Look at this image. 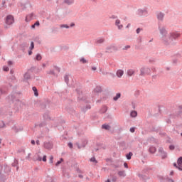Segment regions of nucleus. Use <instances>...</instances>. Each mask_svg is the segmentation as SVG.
<instances>
[{
    "mask_svg": "<svg viewBox=\"0 0 182 182\" xmlns=\"http://www.w3.org/2000/svg\"><path fill=\"white\" fill-rule=\"evenodd\" d=\"M128 49H130V46H125L123 50H127Z\"/></svg>",
    "mask_w": 182,
    "mask_h": 182,
    "instance_id": "54",
    "label": "nucleus"
},
{
    "mask_svg": "<svg viewBox=\"0 0 182 182\" xmlns=\"http://www.w3.org/2000/svg\"><path fill=\"white\" fill-rule=\"evenodd\" d=\"M118 176H119V177H126V171H118Z\"/></svg>",
    "mask_w": 182,
    "mask_h": 182,
    "instance_id": "24",
    "label": "nucleus"
},
{
    "mask_svg": "<svg viewBox=\"0 0 182 182\" xmlns=\"http://www.w3.org/2000/svg\"><path fill=\"white\" fill-rule=\"evenodd\" d=\"M121 22L122 21L119 18H117V20L115 21V26H117V28L119 30L123 29V24H120Z\"/></svg>",
    "mask_w": 182,
    "mask_h": 182,
    "instance_id": "14",
    "label": "nucleus"
},
{
    "mask_svg": "<svg viewBox=\"0 0 182 182\" xmlns=\"http://www.w3.org/2000/svg\"><path fill=\"white\" fill-rule=\"evenodd\" d=\"M105 42V38H97L96 40V45H102V43H103Z\"/></svg>",
    "mask_w": 182,
    "mask_h": 182,
    "instance_id": "20",
    "label": "nucleus"
},
{
    "mask_svg": "<svg viewBox=\"0 0 182 182\" xmlns=\"http://www.w3.org/2000/svg\"><path fill=\"white\" fill-rule=\"evenodd\" d=\"M49 164H53V156H50Z\"/></svg>",
    "mask_w": 182,
    "mask_h": 182,
    "instance_id": "45",
    "label": "nucleus"
},
{
    "mask_svg": "<svg viewBox=\"0 0 182 182\" xmlns=\"http://www.w3.org/2000/svg\"><path fill=\"white\" fill-rule=\"evenodd\" d=\"M54 68H55V70H56V72H58V73L60 72V68L59 67L54 66Z\"/></svg>",
    "mask_w": 182,
    "mask_h": 182,
    "instance_id": "51",
    "label": "nucleus"
},
{
    "mask_svg": "<svg viewBox=\"0 0 182 182\" xmlns=\"http://www.w3.org/2000/svg\"><path fill=\"white\" fill-rule=\"evenodd\" d=\"M6 3V1H3L2 4H1L2 6H5V8H6V5H5Z\"/></svg>",
    "mask_w": 182,
    "mask_h": 182,
    "instance_id": "62",
    "label": "nucleus"
},
{
    "mask_svg": "<svg viewBox=\"0 0 182 182\" xmlns=\"http://www.w3.org/2000/svg\"><path fill=\"white\" fill-rule=\"evenodd\" d=\"M43 161H46V155H44L42 159Z\"/></svg>",
    "mask_w": 182,
    "mask_h": 182,
    "instance_id": "63",
    "label": "nucleus"
},
{
    "mask_svg": "<svg viewBox=\"0 0 182 182\" xmlns=\"http://www.w3.org/2000/svg\"><path fill=\"white\" fill-rule=\"evenodd\" d=\"M3 70H4V72H8L9 71V68L6 67V66H4L3 68Z\"/></svg>",
    "mask_w": 182,
    "mask_h": 182,
    "instance_id": "50",
    "label": "nucleus"
},
{
    "mask_svg": "<svg viewBox=\"0 0 182 182\" xmlns=\"http://www.w3.org/2000/svg\"><path fill=\"white\" fill-rule=\"evenodd\" d=\"M158 178H159V180H160V181H163L164 180H166V181H167V182H174V180L168 178V176L166 178H164L163 176H158Z\"/></svg>",
    "mask_w": 182,
    "mask_h": 182,
    "instance_id": "16",
    "label": "nucleus"
},
{
    "mask_svg": "<svg viewBox=\"0 0 182 182\" xmlns=\"http://www.w3.org/2000/svg\"><path fill=\"white\" fill-rule=\"evenodd\" d=\"M75 2V0H64V4H67V5H72Z\"/></svg>",
    "mask_w": 182,
    "mask_h": 182,
    "instance_id": "33",
    "label": "nucleus"
},
{
    "mask_svg": "<svg viewBox=\"0 0 182 182\" xmlns=\"http://www.w3.org/2000/svg\"><path fill=\"white\" fill-rule=\"evenodd\" d=\"M136 129L134 127H132L130 128L129 131L131 132V133H134Z\"/></svg>",
    "mask_w": 182,
    "mask_h": 182,
    "instance_id": "56",
    "label": "nucleus"
},
{
    "mask_svg": "<svg viewBox=\"0 0 182 182\" xmlns=\"http://www.w3.org/2000/svg\"><path fill=\"white\" fill-rule=\"evenodd\" d=\"M9 98L10 100H11V102H15V94L9 95Z\"/></svg>",
    "mask_w": 182,
    "mask_h": 182,
    "instance_id": "37",
    "label": "nucleus"
},
{
    "mask_svg": "<svg viewBox=\"0 0 182 182\" xmlns=\"http://www.w3.org/2000/svg\"><path fill=\"white\" fill-rule=\"evenodd\" d=\"M159 154H161V159H164L167 157V152L164 151L163 147H160L158 150Z\"/></svg>",
    "mask_w": 182,
    "mask_h": 182,
    "instance_id": "11",
    "label": "nucleus"
},
{
    "mask_svg": "<svg viewBox=\"0 0 182 182\" xmlns=\"http://www.w3.org/2000/svg\"><path fill=\"white\" fill-rule=\"evenodd\" d=\"M112 182H116V181H117V176H112Z\"/></svg>",
    "mask_w": 182,
    "mask_h": 182,
    "instance_id": "48",
    "label": "nucleus"
},
{
    "mask_svg": "<svg viewBox=\"0 0 182 182\" xmlns=\"http://www.w3.org/2000/svg\"><path fill=\"white\" fill-rule=\"evenodd\" d=\"M158 29L161 35L159 41H161V42L164 45H170L171 43V41L168 37V32L167 31L166 26L159 24Z\"/></svg>",
    "mask_w": 182,
    "mask_h": 182,
    "instance_id": "1",
    "label": "nucleus"
},
{
    "mask_svg": "<svg viewBox=\"0 0 182 182\" xmlns=\"http://www.w3.org/2000/svg\"><path fill=\"white\" fill-rule=\"evenodd\" d=\"M43 147L47 150H50L53 148V144L52 142L45 141L43 143Z\"/></svg>",
    "mask_w": 182,
    "mask_h": 182,
    "instance_id": "9",
    "label": "nucleus"
},
{
    "mask_svg": "<svg viewBox=\"0 0 182 182\" xmlns=\"http://www.w3.org/2000/svg\"><path fill=\"white\" fill-rule=\"evenodd\" d=\"M43 118L46 119H50V117H49V115H48V114H45L43 115Z\"/></svg>",
    "mask_w": 182,
    "mask_h": 182,
    "instance_id": "52",
    "label": "nucleus"
},
{
    "mask_svg": "<svg viewBox=\"0 0 182 182\" xmlns=\"http://www.w3.org/2000/svg\"><path fill=\"white\" fill-rule=\"evenodd\" d=\"M32 90L34 92V95L36 97L39 96V93L38 92V88H36V87H33Z\"/></svg>",
    "mask_w": 182,
    "mask_h": 182,
    "instance_id": "27",
    "label": "nucleus"
},
{
    "mask_svg": "<svg viewBox=\"0 0 182 182\" xmlns=\"http://www.w3.org/2000/svg\"><path fill=\"white\" fill-rule=\"evenodd\" d=\"M179 36H180V33H178V32L171 33L168 35V37L171 39V43L173 42V39H177V38H178Z\"/></svg>",
    "mask_w": 182,
    "mask_h": 182,
    "instance_id": "8",
    "label": "nucleus"
},
{
    "mask_svg": "<svg viewBox=\"0 0 182 182\" xmlns=\"http://www.w3.org/2000/svg\"><path fill=\"white\" fill-rule=\"evenodd\" d=\"M18 164H19V161L16 159H15L14 162L11 164V166L13 167H16V171H17L19 170V166H18Z\"/></svg>",
    "mask_w": 182,
    "mask_h": 182,
    "instance_id": "17",
    "label": "nucleus"
},
{
    "mask_svg": "<svg viewBox=\"0 0 182 182\" xmlns=\"http://www.w3.org/2000/svg\"><path fill=\"white\" fill-rule=\"evenodd\" d=\"M131 117H137V112L136 111H132L130 113Z\"/></svg>",
    "mask_w": 182,
    "mask_h": 182,
    "instance_id": "35",
    "label": "nucleus"
},
{
    "mask_svg": "<svg viewBox=\"0 0 182 182\" xmlns=\"http://www.w3.org/2000/svg\"><path fill=\"white\" fill-rule=\"evenodd\" d=\"M116 75L117 76V77H122V76H123V75H124V71H123V70H118L116 73Z\"/></svg>",
    "mask_w": 182,
    "mask_h": 182,
    "instance_id": "19",
    "label": "nucleus"
},
{
    "mask_svg": "<svg viewBox=\"0 0 182 182\" xmlns=\"http://www.w3.org/2000/svg\"><path fill=\"white\" fill-rule=\"evenodd\" d=\"M174 149H176V147L174 146V145H170V146H169V150H174Z\"/></svg>",
    "mask_w": 182,
    "mask_h": 182,
    "instance_id": "55",
    "label": "nucleus"
},
{
    "mask_svg": "<svg viewBox=\"0 0 182 182\" xmlns=\"http://www.w3.org/2000/svg\"><path fill=\"white\" fill-rule=\"evenodd\" d=\"M120 97H122V94H120V92L117 93L116 96L113 97V100L114 102H117V100H119V99H120Z\"/></svg>",
    "mask_w": 182,
    "mask_h": 182,
    "instance_id": "23",
    "label": "nucleus"
},
{
    "mask_svg": "<svg viewBox=\"0 0 182 182\" xmlns=\"http://www.w3.org/2000/svg\"><path fill=\"white\" fill-rule=\"evenodd\" d=\"M100 92H102V87H100V86H97L94 89V92H92V94L91 95L92 98L93 99L96 96V93H100Z\"/></svg>",
    "mask_w": 182,
    "mask_h": 182,
    "instance_id": "12",
    "label": "nucleus"
},
{
    "mask_svg": "<svg viewBox=\"0 0 182 182\" xmlns=\"http://www.w3.org/2000/svg\"><path fill=\"white\" fill-rule=\"evenodd\" d=\"M3 127H5V122L0 121V129H2Z\"/></svg>",
    "mask_w": 182,
    "mask_h": 182,
    "instance_id": "43",
    "label": "nucleus"
},
{
    "mask_svg": "<svg viewBox=\"0 0 182 182\" xmlns=\"http://www.w3.org/2000/svg\"><path fill=\"white\" fill-rule=\"evenodd\" d=\"M14 22V16L12 15H9L6 16L5 23L7 26L12 25Z\"/></svg>",
    "mask_w": 182,
    "mask_h": 182,
    "instance_id": "6",
    "label": "nucleus"
},
{
    "mask_svg": "<svg viewBox=\"0 0 182 182\" xmlns=\"http://www.w3.org/2000/svg\"><path fill=\"white\" fill-rule=\"evenodd\" d=\"M62 161H63V158H60V160L58 161L57 163L55 164V166H59V164H60Z\"/></svg>",
    "mask_w": 182,
    "mask_h": 182,
    "instance_id": "42",
    "label": "nucleus"
},
{
    "mask_svg": "<svg viewBox=\"0 0 182 182\" xmlns=\"http://www.w3.org/2000/svg\"><path fill=\"white\" fill-rule=\"evenodd\" d=\"M110 18L111 19H117V16L112 15Z\"/></svg>",
    "mask_w": 182,
    "mask_h": 182,
    "instance_id": "57",
    "label": "nucleus"
},
{
    "mask_svg": "<svg viewBox=\"0 0 182 182\" xmlns=\"http://www.w3.org/2000/svg\"><path fill=\"white\" fill-rule=\"evenodd\" d=\"M34 48H35V43H33V41H31L29 47L30 50H32Z\"/></svg>",
    "mask_w": 182,
    "mask_h": 182,
    "instance_id": "39",
    "label": "nucleus"
},
{
    "mask_svg": "<svg viewBox=\"0 0 182 182\" xmlns=\"http://www.w3.org/2000/svg\"><path fill=\"white\" fill-rule=\"evenodd\" d=\"M39 25H41L39 21H36V23L31 26V29H35V28H36V26H39Z\"/></svg>",
    "mask_w": 182,
    "mask_h": 182,
    "instance_id": "31",
    "label": "nucleus"
},
{
    "mask_svg": "<svg viewBox=\"0 0 182 182\" xmlns=\"http://www.w3.org/2000/svg\"><path fill=\"white\" fill-rule=\"evenodd\" d=\"M102 129H105V130H110V126L109 124H104L102 126Z\"/></svg>",
    "mask_w": 182,
    "mask_h": 182,
    "instance_id": "30",
    "label": "nucleus"
},
{
    "mask_svg": "<svg viewBox=\"0 0 182 182\" xmlns=\"http://www.w3.org/2000/svg\"><path fill=\"white\" fill-rule=\"evenodd\" d=\"M90 109H92V107L90 106V105H87L82 109V110L84 112V113H86V112H87V110H90Z\"/></svg>",
    "mask_w": 182,
    "mask_h": 182,
    "instance_id": "22",
    "label": "nucleus"
},
{
    "mask_svg": "<svg viewBox=\"0 0 182 182\" xmlns=\"http://www.w3.org/2000/svg\"><path fill=\"white\" fill-rule=\"evenodd\" d=\"M64 80L65 83L68 85V86H69V75H65L64 76Z\"/></svg>",
    "mask_w": 182,
    "mask_h": 182,
    "instance_id": "32",
    "label": "nucleus"
},
{
    "mask_svg": "<svg viewBox=\"0 0 182 182\" xmlns=\"http://www.w3.org/2000/svg\"><path fill=\"white\" fill-rule=\"evenodd\" d=\"M166 122L168 123V124H170V123H171V120L170 119V118H166Z\"/></svg>",
    "mask_w": 182,
    "mask_h": 182,
    "instance_id": "53",
    "label": "nucleus"
},
{
    "mask_svg": "<svg viewBox=\"0 0 182 182\" xmlns=\"http://www.w3.org/2000/svg\"><path fill=\"white\" fill-rule=\"evenodd\" d=\"M23 77L24 80H29V79H31V74H29V73L27 72L24 74Z\"/></svg>",
    "mask_w": 182,
    "mask_h": 182,
    "instance_id": "26",
    "label": "nucleus"
},
{
    "mask_svg": "<svg viewBox=\"0 0 182 182\" xmlns=\"http://www.w3.org/2000/svg\"><path fill=\"white\" fill-rule=\"evenodd\" d=\"M107 112V107L106 106H103L100 110V113H106Z\"/></svg>",
    "mask_w": 182,
    "mask_h": 182,
    "instance_id": "28",
    "label": "nucleus"
},
{
    "mask_svg": "<svg viewBox=\"0 0 182 182\" xmlns=\"http://www.w3.org/2000/svg\"><path fill=\"white\" fill-rule=\"evenodd\" d=\"M141 31H143V28H138L136 30V33L137 34L140 33V32H141Z\"/></svg>",
    "mask_w": 182,
    "mask_h": 182,
    "instance_id": "46",
    "label": "nucleus"
},
{
    "mask_svg": "<svg viewBox=\"0 0 182 182\" xmlns=\"http://www.w3.org/2000/svg\"><path fill=\"white\" fill-rule=\"evenodd\" d=\"M21 48H28V43H23L21 45Z\"/></svg>",
    "mask_w": 182,
    "mask_h": 182,
    "instance_id": "47",
    "label": "nucleus"
},
{
    "mask_svg": "<svg viewBox=\"0 0 182 182\" xmlns=\"http://www.w3.org/2000/svg\"><path fill=\"white\" fill-rule=\"evenodd\" d=\"M177 164L178 167V170L180 171H182V156H180L177 160Z\"/></svg>",
    "mask_w": 182,
    "mask_h": 182,
    "instance_id": "15",
    "label": "nucleus"
},
{
    "mask_svg": "<svg viewBox=\"0 0 182 182\" xmlns=\"http://www.w3.org/2000/svg\"><path fill=\"white\" fill-rule=\"evenodd\" d=\"M12 130H14V132H15V133H18L19 132H22V130H23V128H22L21 127L14 126L12 127Z\"/></svg>",
    "mask_w": 182,
    "mask_h": 182,
    "instance_id": "18",
    "label": "nucleus"
},
{
    "mask_svg": "<svg viewBox=\"0 0 182 182\" xmlns=\"http://www.w3.org/2000/svg\"><path fill=\"white\" fill-rule=\"evenodd\" d=\"M111 166L113 167V168H120V167L123 166V161L121 160H116L111 164Z\"/></svg>",
    "mask_w": 182,
    "mask_h": 182,
    "instance_id": "4",
    "label": "nucleus"
},
{
    "mask_svg": "<svg viewBox=\"0 0 182 182\" xmlns=\"http://www.w3.org/2000/svg\"><path fill=\"white\" fill-rule=\"evenodd\" d=\"M164 16H166V14L161 11L156 14V18L159 22H163L164 21Z\"/></svg>",
    "mask_w": 182,
    "mask_h": 182,
    "instance_id": "7",
    "label": "nucleus"
},
{
    "mask_svg": "<svg viewBox=\"0 0 182 182\" xmlns=\"http://www.w3.org/2000/svg\"><path fill=\"white\" fill-rule=\"evenodd\" d=\"M34 18H35V14L31 13L26 16L25 21L26 22H31V21L33 20Z\"/></svg>",
    "mask_w": 182,
    "mask_h": 182,
    "instance_id": "13",
    "label": "nucleus"
},
{
    "mask_svg": "<svg viewBox=\"0 0 182 182\" xmlns=\"http://www.w3.org/2000/svg\"><path fill=\"white\" fill-rule=\"evenodd\" d=\"M141 42H142L141 37H139L138 38V43H141Z\"/></svg>",
    "mask_w": 182,
    "mask_h": 182,
    "instance_id": "64",
    "label": "nucleus"
},
{
    "mask_svg": "<svg viewBox=\"0 0 182 182\" xmlns=\"http://www.w3.org/2000/svg\"><path fill=\"white\" fill-rule=\"evenodd\" d=\"M36 60H42V55H41V54H37L36 55Z\"/></svg>",
    "mask_w": 182,
    "mask_h": 182,
    "instance_id": "38",
    "label": "nucleus"
},
{
    "mask_svg": "<svg viewBox=\"0 0 182 182\" xmlns=\"http://www.w3.org/2000/svg\"><path fill=\"white\" fill-rule=\"evenodd\" d=\"M127 73L128 76H133V75H134V70L129 69L127 71Z\"/></svg>",
    "mask_w": 182,
    "mask_h": 182,
    "instance_id": "25",
    "label": "nucleus"
},
{
    "mask_svg": "<svg viewBox=\"0 0 182 182\" xmlns=\"http://www.w3.org/2000/svg\"><path fill=\"white\" fill-rule=\"evenodd\" d=\"M105 161H107V163H109V161H110V163H113V161H112V159H106Z\"/></svg>",
    "mask_w": 182,
    "mask_h": 182,
    "instance_id": "59",
    "label": "nucleus"
},
{
    "mask_svg": "<svg viewBox=\"0 0 182 182\" xmlns=\"http://www.w3.org/2000/svg\"><path fill=\"white\" fill-rule=\"evenodd\" d=\"M173 166L176 167V168H178V164L176 163H173Z\"/></svg>",
    "mask_w": 182,
    "mask_h": 182,
    "instance_id": "61",
    "label": "nucleus"
},
{
    "mask_svg": "<svg viewBox=\"0 0 182 182\" xmlns=\"http://www.w3.org/2000/svg\"><path fill=\"white\" fill-rule=\"evenodd\" d=\"M0 92L1 95H4V94L6 93V91L5 90H4L3 88H0Z\"/></svg>",
    "mask_w": 182,
    "mask_h": 182,
    "instance_id": "49",
    "label": "nucleus"
},
{
    "mask_svg": "<svg viewBox=\"0 0 182 182\" xmlns=\"http://www.w3.org/2000/svg\"><path fill=\"white\" fill-rule=\"evenodd\" d=\"M81 142H82V144H80V143L76 144L78 149H82L83 147H86V144H87V139H82Z\"/></svg>",
    "mask_w": 182,
    "mask_h": 182,
    "instance_id": "10",
    "label": "nucleus"
},
{
    "mask_svg": "<svg viewBox=\"0 0 182 182\" xmlns=\"http://www.w3.org/2000/svg\"><path fill=\"white\" fill-rule=\"evenodd\" d=\"M68 147H70V149H72L73 147V144H72V142L68 143Z\"/></svg>",
    "mask_w": 182,
    "mask_h": 182,
    "instance_id": "58",
    "label": "nucleus"
},
{
    "mask_svg": "<svg viewBox=\"0 0 182 182\" xmlns=\"http://www.w3.org/2000/svg\"><path fill=\"white\" fill-rule=\"evenodd\" d=\"M61 28H65L66 29H69L70 26L68 24H63L60 26Z\"/></svg>",
    "mask_w": 182,
    "mask_h": 182,
    "instance_id": "41",
    "label": "nucleus"
},
{
    "mask_svg": "<svg viewBox=\"0 0 182 182\" xmlns=\"http://www.w3.org/2000/svg\"><path fill=\"white\" fill-rule=\"evenodd\" d=\"M76 92L78 95V97H77L78 102H85V103H92L90 100H87V98H86V97L82 96V92L80 89H77Z\"/></svg>",
    "mask_w": 182,
    "mask_h": 182,
    "instance_id": "2",
    "label": "nucleus"
},
{
    "mask_svg": "<svg viewBox=\"0 0 182 182\" xmlns=\"http://www.w3.org/2000/svg\"><path fill=\"white\" fill-rule=\"evenodd\" d=\"M80 62H81L82 63H87V60H86V59H85V58H81L80 59Z\"/></svg>",
    "mask_w": 182,
    "mask_h": 182,
    "instance_id": "40",
    "label": "nucleus"
},
{
    "mask_svg": "<svg viewBox=\"0 0 182 182\" xmlns=\"http://www.w3.org/2000/svg\"><path fill=\"white\" fill-rule=\"evenodd\" d=\"M90 161L92 162V163H97V161L96 160V158L95 157H92L90 159Z\"/></svg>",
    "mask_w": 182,
    "mask_h": 182,
    "instance_id": "44",
    "label": "nucleus"
},
{
    "mask_svg": "<svg viewBox=\"0 0 182 182\" xmlns=\"http://www.w3.org/2000/svg\"><path fill=\"white\" fill-rule=\"evenodd\" d=\"M138 177H139L141 180H143V181H146V180H149V176L146 175L139 174Z\"/></svg>",
    "mask_w": 182,
    "mask_h": 182,
    "instance_id": "21",
    "label": "nucleus"
},
{
    "mask_svg": "<svg viewBox=\"0 0 182 182\" xmlns=\"http://www.w3.org/2000/svg\"><path fill=\"white\" fill-rule=\"evenodd\" d=\"M48 75H53V76H57L56 73H55V70H50L49 71L47 72Z\"/></svg>",
    "mask_w": 182,
    "mask_h": 182,
    "instance_id": "34",
    "label": "nucleus"
},
{
    "mask_svg": "<svg viewBox=\"0 0 182 182\" xmlns=\"http://www.w3.org/2000/svg\"><path fill=\"white\" fill-rule=\"evenodd\" d=\"M124 167L125 168H129V165H127V163H126V162L124 163Z\"/></svg>",
    "mask_w": 182,
    "mask_h": 182,
    "instance_id": "60",
    "label": "nucleus"
},
{
    "mask_svg": "<svg viewBox=\"0 0 182 182\" xmlns=\"http://www.w3.org/2000/svg\"><path fill=\"white\" fill-rule=\"evenodd\" d=\"M157 149L154 146H151L149 149V151L151 152L152 154H154V153H155Z\"/></svg>",
    "mask_w": 182,
    "mask_h": 182,
    "instance_id": "29",
    "label": "nucleus"
},
{
    "mask_svg": "<svg viewBox=\"0 0 182 182\" xmlns=\"http://www.w3.org/2000/svg\"><path fill=\"white\" fill-rule=\"evenodd\" d=\"M136 15L139 16H146L149 12L147 11V9H139L136 11Z\"/></svg>",
    "mask_w": 182,
    "mask_h": 182,
    "instance_id": "5",
    "label": "nucleus"
},
{
    "mask_svg": "<svg viewBox=\"0 0 182 182\" xmlns=\"http://www.w3.org/2000/svg\"><path fill=\"white\" fill-rule=\"evenodd\" d=\"M133 156L132 152H129L128 154L126 155V158L127 160H132V156Z\"/></svg>",
    "mask_w": 182,
    "mask_h": 182,
    "instance_id": "36",
    "label": "nucleus"
},
{
    "mask_svg": "<svg viewBox=\"0 0 182 182\" xmlns=\"http://www.w3.org/2000/svg\"><path fill=\"white\" fill-rule=\"evenodd\" d=\"M151 73V70L147 67H142L140 68L139 76L144 77L146 75H150Z\"/></svg>",
    "mask_w": 182,
    "mask_h": 182,
    "instance_id": "3",
    "label": "nucleus"
}]
</instances>
